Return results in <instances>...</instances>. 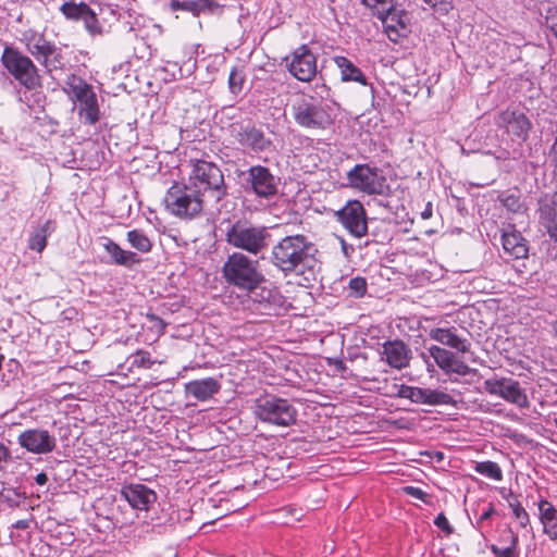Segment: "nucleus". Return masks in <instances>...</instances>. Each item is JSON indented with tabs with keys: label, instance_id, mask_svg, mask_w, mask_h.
Segmentation results:
<instances>
[{
	"label": "nucleus",
	"instance_id": "f257e3e1",
	"mask_svg": "<svg viewBox=\"0 0 557 557\" xmlns=\"http://www.w3.org/2000/svg\"><path fill=\"white\" fill-rule=\"evenodd\" d=\"M318 246L304 234L286 235L271 247L269 262L284 276L314 274L319 265Z\"/></svg>",
	"mask_w": 557,
	"mask_h": 557
},
{
	"label": "nucleus",
	"instance_id": "f03ea898",
	"mask_svg": "<svg viewBox=\"0 0 557 557\" xmlns=\"http://www.w3.org/2000/svg\"><path fill=\"white\" fill-rule=\"evenodd\" d=\"M295 123L310 131H326L335 122V109L329 101L312 95L302 94L290 104Z\"/></svg>",
	"mask_w": 557,
	"mask_h": 557
},
{
	"label": "nucleus",
	"instance_id": "7ed1b4c3",
	"mask_svg": "<svg viewBox=\"0 0 557 557\" xmlns=\"http://www.w3.org/2000/svg\"><path fill=\"white\" fill-rule=\"evenodd\" d=\"M222 275L228 285L245 292H252L264 282L258 260H252L240 251L227 256L222 267Z\"/></svg>",
	"mask_w": 557,
	"mask_h": 557
},
{
	"label": "nucleus",
	"instance_id": "20e7f679",
	"mask_svg": "<svg viewBox=\"0 0 557 557\" xmlns=\"http://www.w3.org/2000/svg\"><path fill=\"white\" fill-rule=\"evenodd\" d=\"M187 183L209 203H218L227 194L221 169L213 162L196 160Z\"/></svg>",
	"mask_w": 557,
	"mask_h": 557
},
{
	"label": "nucleus",
	"instance_id": "39448f33",
	"mask_svg": "<svg viewBox=\"0 0 557 557\" xmlns=\"http://www.w3.org/2000/svg\"><path fill=\"white\" fill-rule=\"evenodd\" d=\"M271 238L268 228L246 220L230 222L225 230V242L235 249L257 256L263 252Z\"/></svg>",
	"mask_w": 557,
	"mask_h": 557
},
{
	"label": "nucleus",
	"instance_id": "423d86ee",
	"mask_svg": "<svg viewBox=\"0 0 557 557\" xmlns=\"http://www.w3.org/2000/svg\"><path fill=\"white\" fill-rule=\"evenodd\" d=\"M165 210L182 220L198 218L209 203L188 183H174L166 191Z\"/></svg>",
	"mask_w": 557,
	"mask_h": 557
},
{
	"label": "nucleus",
	"instance_id": "0eeeda50",
	"mask_svg": "<svg viewBox=\"0 0 557 557\" xmlns=\"http://www.w3.org/2000/svg\"><path fill=\"white\" fill-rule=\"evenodd\" d=\"M63 91L78 104V116L84 124L95 125L100 120V109L94 87L84 78L71 74L66 77Z\"/></svg>",
	"mask_w": 557,
	"mask_h": 557
},
{
	"label": "nucleus",
	"instance_id": "6e6552de",
	"mask_svg": "<svg viewBox=\"0 0 557 557\" xmlns=\"http://www.w3.org/2000/svg\"><path fill=\"white\" fill-rule=\"evenodd\" d=\"M1 64L27 90L41 87V75L38 66L18 48L5 46L1 55Z\"/></svg>",
	"mask_w": 557,
	"mask_h": 557
},
{
	"label": "nucleus",
	"instance_id": "1a4fd4ad",
	"mask_svg": "<svg viewBox=\"0 0 557 557\" xmlns=\"http://www.w3.org/2000/svg\"><path fill=\"white\" fill-rule=\"evenodd\" d=\"M347 186L369 196L388 197L392 187L386 176L377 166L368 163H358L346 175Z\"/></svg>",
	"mask_w": 557,
	"mask_h": 557
},
{
	"label": "nucleus",
	"instance_id": "9d476101",
	"mask_svg": "<svg viewBox=\"0 0 557 557\" xmlns=\"http://www.w3.org/2000/svg\"><path fill=\"white\" fill-rule=\"evenodd\" d=\"M253 412L260 421L284 428L295 424L298 414L289 400L274 395L257 398Z\"/></svg>",
	"mask_w": 557,
	"mask_h": 557
},
{
	"label": "nucleus",
	"instance_id": "9b49d317",
	"mask_svg": "<svg viewBox=\"0 0 557 557\" xmlns=\"http://www.w3.org/2000/svg\"><path fill=\"white\" fill-rule=\"evenodd\" d=\"M240 176L244 178V189L258 198L270 200L278 193L280 177L264 165H252Z\"/></svg>",
	"mask_w": 557,
	"mask_h": 557
},
{
	"label": "nucleus",
	"instance_id": "f8f14e48",
	"mask_svg": "<svg viewBox=\"0 0 557 557\" xmlns=\"http://www.w3.org/2000/svg\"><path fill=\"white\" fill-rule=\"evenodd\" d=\"M484 389L521 409H528L530 401L520 383L511 377L488 379L484 381Z\"/></svg>",
	"mask_w": 557,
	"mask_h": 557
},
{
	"label": "nucleus",
	"instance_id": "ddd939ff",
	"mask_svg": "<svg viewBox=\"0 0 557 557\" xmlns=\"http://www.w3.org/2000/svg\"><path fill=\"white\" fill-rule=\"evenodd\" d=\"M285 61L290 75L300 82L309 83L317 75V55L306 44L297 47Z\"/></svg>",
	"mask_w": 557,
	"mask_h": 557
},
{
	"label": "nucleus",
	"instance_id": "4468645a",
	"mask_svg": "<svg viewBox=\"0 0 557 557\" xmlns=\"http://www.w3.org/2000/svg\"><path fill=\"white\" fill-rule=\"evenodd\" d=\"M230 131L236 143L255 152L265 151L272 144L264 132L258 128L251 121L233 123L230 126Z\"/></svg>",
	"mask_w": 557,
	"mask_h": 557
},
{
	"label": "nucleus",
	"instance_id": "2eb2a0df",
	"mask_svg": "<svg viewBox=\"0 0 557 557\" xmlns=\"http://www.w3.org/2000/svg\"><path fill=\"white\" fill-rule=\"evenodd\" d=\"M495 124L510 136L511 140L524 143L529 139L532 123L529 117L520 110L506 109L500 111Z\"/></svg>",
	"mask_w": 557,
	"mask_h": 557
},
{
	"label": "nucleus",
	"instance_id": "dca6fc26",
	"mask_svg": "<svg viewBox=\"0 0 557 557\" xmlns=\"http://www.w3.org/2000/svg\"><path fill=\"white\" fill-rule=\"evenodd\" d=\"M337 221L354 237L361 238L368 233L367 213L359 200H349L336 211Z\"/></svg>",
	"mask_w": 557,
	"mask_h": 557
},
{
	"label": "nucleus",
	"instance_id": "f3484780",
	"mask_svg": "<svg viewBox=\"0 0 557 557\" xmlns=\"http://www.w3.org/2000/svg\"><path fill=\"white\" fill-rule=\"evenodd\" d=\"M397 387L396 397L409 399L412 404L428 405V406H441L451 405L454 403L453 397L438 389L423 388L419 386H410L400 384Z\"/></svg>",
	"mask_w": 557,
	"mask_h": 557
},
{
	"label": "nucleus",
	"instance_id": "a211bd4d",
	"mask_svg": "<svg viewBox=\"0 0 557 557\" xmlns=\"http://www.w3.org/2000/svg\"><path fill=\"white\" fill-rule=\"evenodd\" d=\"M375 15L381 20L384 32L393 42H398L399 39L405 37L409 32L407 13L404 10H398L395 2H391V4L384 9H379Z\"/></svg>",
	"mask_w": 557,
	"mask_h": 557
},
{
	"label": "nucleus",
	"instance_id": "6ab92c4d",
	"mask_svg": "<svg viewBox=\"0 0 557 557\" xmlns=\"http://www.w3.org/2000/svg\"><path fill=\"white\" fill-rule=\"evenodd\" d=\"M17 443L22 448L37 455L49 454L57 445L55 437L41 429L25 430L18 435Z\"/></svg>",
	"mask_w": 557,
	"mask_h": 557
},
{
	"label": "nucleus",
	"instance_id": "aec40b11",
	"mask_svg": "<svg viewBox=\"0 0 557 557\" xmlns=\"http://www.w3.org/2000/svg\"><path fill=\"white\" fill-rule=\"evenodd\" d=\"M121 496L137 510H148L157 500V494L148 486L137 483L124 485L121 490Z\"/></svg>",
	"mask_w": 557,
	"mask_h": 557
},
{
	"label": "nucleus",
	"instance_id": "412c9836",
	"mask_svg": "<svg viewBox=\"0 0 557 557\" xmlns=\"http://www.w3.org/2000/svg\"><path fill=\"white\" fill-rule=\"evenodd\" d=\"M385 361L394 369L401 370L409 366L411 350L405 342L400 339L386 341L382 345V352Z\"/></svg>",
	"mask_w": 557,
	"mask_h": 557
},
{
	"label": "nucleus",
	"instance_id": "4be33fe9",
	"mask_svg": "<svg viewBox=\"0 0 557 557\" xmlns=\"http://www.w3.org/2000/svg\"><path fill=\"white\" fill-rule=\"evenodd\" d=\"M502 245L505 252L515 259L528 257L529 247L527 239L511 225H508V228L503 231Z\"/></svg>",
	"mask_w": 557,
	"mask_h": 557
},
{
	"label": "nucleus",
	"instance_id": "5701e85b",
	"mask_svg": "<svg viewBox=\"0 0 557 557\" xmlns=\"http://www.w3.org/2000/svg\"><path fill=\"white\" fill-rule=\"evenodd\" d=\"M101 245L110 257V263L132 268L141 261L136 252L124 250L109 237L101 238Z\"/></svg>",
	"mask_w": 557,
	"mask_h": 557
},
{
	"label": "nucleus",
	"instance_id": "b1692460",
	"mask_svg": "<svg viewBox=\"0 0 557 557\" xmlns=\"http://www.w3.org/2000/svg\"><path fill=\"white\" fill-rule=\"evenodd\" d=\"M170 8L172 11H186L194 16H199L200 14H213L222 5L216 0H171Z\"/></svg>",
	"mask_w": 557,
	"mask_h": 557
},
{
	"label": "nucleus",
	"instance_id": "393cba45",
	"mask_svg": "<svg viewBox=\"0 0 557 557\" xmlns=\"http://www.w3.org/2000/svg\"><path fill=\"white\" fill-rule=\"evenodd\" d=\"M429 336L431 339L460 352L469 351L470 343L466 338H460L456 334L455 327H435L430 331Z\"/></svg>",
	"mask_w": 557,
	"mask_h": 557
},
{
	"label": "nucleus",
	"instance_id": "a878e982",
	"mask_svg": "<svg viewBox=\"0 0 557 557\" xmlns=\"http://www.w3.org/2000/svg\"><path fill=\"white\" fill-rule=\"evenodd\" d=\"M186 393L194 396L197 400L206 401L216 394L221 384L213 377L190 381L185 385Z\"/></svg>",
	"mask_w": 557,
	"mask_h": 557
},
{
	"label": "nucleus",
	"instance_id": "bb28decb",
	"mask_svg": "<svg viewBox=\"0 0 557 557\" xmlns=\"http://www.w3.org/2000/svg\"><path fill=\"white\" fill-rule=\"evenodd\" d=\"M37 62L45 69L46 73L48 74H51L57 70H63L65 63L62 48L48 40L46 47L44 48L42 54H40Z\"/></svg>",
	"mask_w": 557,
	"mask_h": 557
},
{
	"label": "nucleus",
	"instance_id": "cd10ccee",
	"mask_svg": "<svg viewBox=\"0 0 557 557\" xmlns=\"http://www.w3.org/2000/svg\"><path fill=\"white\" fill-rule=\"evenodd\" d=\"M540 520L544 533L553 541L557 540V509L547 499L539 502Z\"/></svg>",
	"mask_w": 557,
	"mask_h": 557
},
{
	"label": "nucleus",
	"instance_id": "c85d7f7f",
	"mask_svg": "<svg viewBox=\"0 0 557 557\" xmlns=\"http://www.w3.org/2000/svg\"><path fill=\"white\" fill-rule=\"evenodd\" d=\"M334 63L341 70V77L343 82H355L362 86L368 85V79L362 71L355 65L349 59L344 55H335Z\"/></svg>",
	"mask_w": 557,
	"mask_h": 557
},
{
	"label": "nucleus",
	"instance_id": "c756f323",
	"mask_svg": "<svg viewBox=\"0 0 557 557\" xmlns=\"http://www.w3.org/2000/svg\"><path fill=\"white\" fill-rule=\"evenodd\" d=\"M55 223L52 220H47L39 225L30 235L28 240V248L30 250L41 252L47 246V238L54 232Z\"/></svg>",
	"mask_w": 557,
	"mask_h": 557
},
{
	"label": "nucleus",
	"instance_id": "7c9ffc66",
	"mask_svg": "<svg viewBox=\"0 0 557 557\" xmlns=\"http://www.w3.org/2000/svg\"><path fill=\"white\" fill-rule=\"evenodd\" d=\"M502 541L508 545L499 547L495 544L488 546L494 557H518V535L508 529L502 537Z\"/></svg>",
	"mask_w": 557,
	"mask_h": 557
},
{
	"label": "nucleus",
	"instance_id": "2f4dec72",
	"mask_svg": "<svg viewBox=\"0 0 557 557\" xmlns=\"http://www.w3.org/2000/svg\"><path fill=\"white\" fill-rule=\"evenodd\" d=\"M90 9L86 2L66 1L60 7V12L66 20L78 22Z\"/></svg>",
	"mask_w": 557,
	"mask_h": 557
},
{
	"label": "nucleus",
	"instance_id": "473e14b6",
	"mask_svg": "<svg viewBox=\"0 0 557 557\" xmlns=\"http://www.w3.org/2000/svg\"><path fill=\"white\" fill-rule=\"evenodd\" d=\"M129 245L139 252L147 253L152 249V242L141 230H132L126 235Z\"/></svg>",
	"mask_w": 557,
	"mask_h": 557
},
{
	"label": "nucleus",
	"instance_id": "72a5a7b5",
	"mask_svg": "<svg viewBox=\"0 0 557 557\" xmlns=\"http://www.w3.org/2000/svg\"><path fill=\"white\" fill-rule=\"evenodd\" d=\"M429 355L434 359L436 364L446 373L451 367L455 354L450 350L433 345L429 348Z\"/></svg>",
	"mask_w": 557,
	"mask_h": 557
},
{
	"label": "nucleus",
	"instance_id": "f704fd0d",
	"mask_svg": "<svg viewBox=\"0 0 557 557\" xmlns=\"http://www.w3.org/2000/svg\"><path fill=\"white\" fill-rule=\"evenodd\" d=\"M539 214L542 224H547L557 221V206L549 198V195H545L539 200Z\"/></svg>",
	"mask_w": 557,
	"mask_h": 557
},
{
	"label": "nucleus",
	"instance_id": "c9c22d12",
	"mask_svg": "<svg viewBox=\"0 0 557 557\" xmlns=\"http://www.w3.org/2000/svg\"><path fill=\"white\" fill-rule=\"evenodd\" d=\"M505 498L507 499L508 505L512 510L513 517L519 521V523L522 528H525L530 522V517H529V513L525 511V509L522 507L517 495H515L510 491Z\"/></svg>",
	"mask_w": 557,
	"mask_h": 557
},
{
	"label": "nucleus",
	"instance_id": "e433bc0d",
	"mask_svg": "<svg viewBox=\"0 0 557 557\" xmlns=\"http://www.w3.org/2000/svg\"><path fill=\"white\" fill-rule=\"evenodd\" d=\"M474 470L476 473H479L485 478H488V479H492L495 481L503 480V471H502L500 467L498 466V463H496L494 461L487 460V461L476 462L474 466Z\"/></svg>",
	"mask_w": 557,
	"mask_h": 557
},
{
	"label": "nucleus",
	"instance_id": "4c0bfd02",
	"mask_svg": "<svg viewBox=\"0 0 557 557\" xmlns=\"http://www.w3.org/2000/svg\"><path fill=\"white\" fill-rule=\"evenodd\" d=\"M81 21L90 36L95 37L103 34V26L94 9L90 8Z\"/></svg>",
	"mask_w": 557,
	"mask_h": 557
},
{
	"label": "nucleus",
	"instance_id": "58836bf2",
	"mask_svg": "<svg viewBox=\"0 0 557 557\" xmlns=\"http://www.w3.org/2000/svg\"><path fill=\"white\" fill-rule=\"evenodd\" d=\"M544 26L546 28V36L549 42L553 39L557 44V7H549L544 15Z\"/></svg>",
	"mask_w": 557,
	"mask_h": 557
},
{
	"label": "nucleus",
	"instance_id": "ea45409f",
	"mask_svg": "<svg viewBox=\"0 0 557 557\" xmlns=\"http://www.w3.org/2000/svg\"><path fill=\"white\" fill-rule=\"evenodd\" d=\"M245 81L246 75L244 71L238 66H233L228 75L230 91L235 96L239 95L244 88Z\"/></svg>",
	"mask_w": 557,
	"mask_h": 557
},
{
	"label": "nucleus",
	"instance_id": "a19ab883",
	"mask_svg": "<svg viewBox=\"0 0 557 557\" xmlns=\"http://www.w3.org/2000/svg\"><path fill=\"white\" fill-rule=\"evenodd\" d=\"M127 363L132 370L133 368L150 369L154 362L148 351L137 350L127 358Z\"/></svg>",
	"mask_w": 557,
	"mask_h": 557
},
{
	"label": "nucleus",
	"instance_id": "79ce46f5",
	"mask_svg": "<svg viewBox=\"0 0 557 557\" xmlns=\"http://www.w3.org/2000/svg\"><path fill=\"white\" fill-rule=\"evenodd\" d=\"M349 295L356 298H361L366 295L368 285L364 277L356 276L349 281L348 284Z\"/></svg>",
	"mask_w": 557,
	"mask_h": 557
},
{
	"label": "nucleus",
	"instance_id": "37998d69",
	"mask_svg": "<svg viewBox=\"0 0 557 557\" xmlns=\"http://www.w3.org/2000/svg\"><path fill=\"white\" fill-rule=\"evenodd\" d=\"M475 372H476L475 369L470 368L463 361L455 358L451 363V367L448 369L446 374L455 373L458 375H468V374H474Z\"/></svg>",
	"mask_w": 557,
	"mask_h": 557
},
{
	"label": "nucleus",
	"instance_id": "c03bdc74",
	"mask_svg": "<svg viewBox=\"0 0 557 557\" xmlns=\"http://www.w3.org/2000/svg\"><path fill=\"white\" fill-rule=\"evenodd\" d=\"M199 48H200V45H198V44L197 45H191V46L185 48L184 55L187 59L183 60V64L184 65H188L189 63H191L189 67L193 69V70L196 69L197 55L199 54Z\"/></svg>",
	"mask_w": 557,
	"mask_h": 557
},
{
	"label": "nucleus",
	"instance_id": "a18cd8bd",
	"mask_svg": "<svg viewBox=\"0 0 557 557\" xmlns=\"http://www.w3.org/2000/svg\"><path fill=\"white\" fill-rule=\"evenodd\" d=\"M404 492L407 495L423 502L424 504H430L431 496L428 493H425L424 491H422L421 488H419V487H416V486H405L404 487Z\"/></svg>",
	"mask_w": 557,
	"mask_h": 557
},
{
	"label": "nucleus",
	"instance_id": "49530a36",
	"mask_svg": "<svg viewBox=\"0 0 557 557\" xmlns=\"http://www.w3.org/2000/svg\"><path fill=\"white\" fill-rule=\"evenodd\" d=\"M434 524L441 529L443 532H445L447 535H450L454 533V528L449 524L446 516L441 512L437 515V517L434 520Z\"/></svg>",
	"mask_w": 557,
	"mask_h": 557
},
{
	"label": "nucleus",
	"instance_id": "de8ad7c7",
	"mask_svg": "<svg viewBox=\"0 0 557 557\" xmlns=\"http://www.w3.org/2000/svg\"><path fill=\"white\" fill-rule=\"evenodd\" d=\"M11 451L9 447L3 443L0 442V471H3L7 467V465L11 461Z\"/></svg>",
	"mask_w": 557,
	"mask_h": 557
},
{
	"label": "nucleus",
	"instance_id": "09e8293b",
	"mask_svg": "<svg viewBox=\"0 0 557 557\" xmlns=\"http://www.w3.org/2000/svg\"><path fill=\"white\" fill-rule=\"evenodd\" d=\"M394 2V0H361V3L369 9H375L376 12L379 9H384Z\"/></svg>",
	"mask_w": 557,
	"mask_h": 557
},
{
	"label": "nucleus",
	"instance_id": "8fccbe9b",
	"mask_svg": "<svg viewBox=\"0 0 557 557\" xmlns=\"http://www.w3.org/2000/svg\"><path fill=\"white\" fill-rule=\"evenodd\" d=\"M147 319L153 324L160 333H163L166 327V322L154 313H147Z\"/></svg>",
	"mask_w": 557,
	"mask_h": 557
},
{
	"label": "nucleus",
	"instance_id": "3c124183",
	"mask_svg": "<svg viewBox=\"0 0 557 557\" xmlns=\"http://www.w3.org/2000/svg\"><path fill=\"white\" fill-rule=\"evenodd\" d=\"M495 513H496L495 506L492 503H490L488 507L480 516L476 524L480 527L484 521L488 520Z\"/></svg>",
	"mask_w": 557,
	"mask_h": 557
},
{
	"label": "nucleus",
	"instance_id": "603ef678",
	"mask_svg": "<svg viewBox=\"0 0 557 557\" xmlns=\"http://www.w3.org/2000/svg\"><path fill=\"white\" fill-rule=\"evenodd\" d=\"M39 33L35 29H27L25 32L22 33V37H21V42L26 47L28 46L32 40L37 37Z\"/></svg>",
	"mask_w": 557,
	"mask_h": 557
},
{
	"label": "nucleus",
	"instance_id": "864d4df0",
	"mask_svg": "<svg viewBox=\"0 0 557 557\" xmlns=\"http://www.w3.org/2000/svg\"><path fill=\"white\" fill-rule=\"evenodd\" d=\"M544 226L546 228V232H547L550 240H553L555 243V245L557 246V221L544 224Z\"/></svg>",
	"mask_w": 557,
	"mask_h": 557
},
{
	"label": "nucleus",
	"instance_id": "5fc2aeb1",
	"mask_svg": "<svg viewBox=\"0 0 557 557\" xmlns=\"http://www.w3.org/2000/svg\"><path fill=\"white\" fill-rule=\"evenodd\" d=\"M422 455L429 456L432 460L437 463H441L445 459V455L443 451L434 450V451H425Z\"/></svg>",
	"mask_w": 557,
	"mask_h": 557
},
{
	"label": "nucleus",
	"instance_id": "6e6d98bb",
	"mask_svg": "<svg viewBox=\"0 0 557 557\" xmlns=\"http://www.w3.org/2000/svg\"><path fill=\"white\" fill-rule=\"evenodd\" d=\"M45 40H46L45 35H44L42 33H39V34L37 35V37H35V38L32 40V42H30L28 46H26V47H25V48H26V50H27V52H30L32 50H34V47H36L37 45H40V44H41V42H44Z\"/></svg>",
	"mask_w": 557,
	"mask_h": 557
},
{
	"label": "nucleus",
	"instance_id": "4d7b16f0",
	"mask_svg": "<svg viewBox=\"0 0 557 557\" xmlns=\"http://www.w3.org/2000/svg\"><path fill=\"white\" fill-rule=\"evenodd\" d=\"M48 40L46 39L44 42H41L40 45H37L36 47H34V50H32L30 52H28L30 55L34 57V59L36 61H38L40 54H42V51H44V48L46 47Z\"/></svg>",
	"mask_w": 557,
	"mask_h": 557
},
{
	"label": "nucleus",
	"instance_id": "13d9d810",
	"mask_svg": "<svg viewBox=\"0 0 557 557\" xmlns=\"http://www.w3.org/2000/svg\"><path fill=\"white\" fill-rule=\"evenodd\" d=\"M30 522H32V520H30V519L17 520V521L13 524V528H15V529H17V530H26V529H28V528H29Z\"/></svg>",
	"mask_w": 557,
	"mask_h": 557
},
{
	"label": "nucleus",
	"instance_id": "bf43d9fd",
	"mask_svg": "<svg viewBox=\"0 0 557 557\" xmlns=\"http://www.w3.org/2000/svg\"><path fill=\"white\" fill-rule=\"evenodd\" d=\"M432 214H433L432 203H431V202H428V203L425 205L424 210L421 212V218H422L423 220H428V219H430V218L432 216Z\"/></svg>",
	"mask_w": 557,
	"mask_h": 557
},
{
	"label": "nucleus",
	"instance_id": "052dcab7",
	"mask_svg": "<svg viewBox=\"0 0 557 557\" xmlns=\"http://www.w3.org/2000/svg\"><path fill=\"white\" fill-rule=\"evenodd\" d=\"M518 201H519L518 197L511 195L504 199V205L506 207L513 208L515 206L518 205Z\"/></svg>",
	"mask_w": 557,
	"mask_h": 557
},
{
	"label": "nucleus",
	"instance_id": "680f3d73",
	"mask_svg": "<svg viewBox=\"0 0 557 557\" xmlns=\"http://www.w3.org/2000/svg\"><path fill=\"white\" fill-rule=\"evenodd\" d=\"M35 482L38 485H45L48 482V475L45 472H40L35 476Z\"/></svg>",
	"mask_w": 557,
	"mask_h": 557
},
{
	"label": "nucleus",
	"instance_id": "e2e57ef3",
	"mask_svg": "<svg viewBox=\"0 0 557 557\" xmlns=\"http://www.w3.org/2000/svg\"><path fill=\"white\" fill-rule=\"evenodd\" d=\"M423 1L431 7H436L438 3L445 2V0H423Z\"/></svg>",
	"mask_w": 557,
	"mask_h": 557
},
{
	"label": "nucleus",
	"instance_id": "0e129e2a",
	"mask_svg": "<svg viewBox=\"0 0 557 557\" xmlns=\"http://www.w3.org/2000/svg\"><path fill=\"white\" fill-rule=\"evenodd\" d=\"M336 366H337V369L341 370V371L346 370V366H345V363L342 360H337L336 361Z\"/></svg>",
	"mask_w": 557,
	"mask_h": 557
},
{
	"label": "nucleus",
	"instance_id": "69168bd1",
	"mask_svg": "<svg viewBox=\"0 0 557 557\" xmlns=\"http://www.w3.org/2000/svg\"><path fill=\"white\" fill-rule=\"evenodd\" d=\"M553 333L554 336L557 337V320L553 323Z\"/></svg>",
	"mask_w": 557,
	"mask_h": 557
},
{
	"label": "nucleus",
	"instance_id": "338daca9",
	"mask_svg": "<svg viewBox=\"0 0 557 557\" xmlns=\"http://www.w3.org/2000/svg\"><path fill=\"white\" fill-rule=\"evenodd\" d=\"M549 198L554 201V203L557 206V190L552 195L549 196Z\"/></svg>",
	"mask_w": 557,
	"mask_h": 557
},
{
	"label": "nucleus",
	"instance_id": "774afa93",
	"mask_svg": "<svg viewBox=\"0 0 557 557\" xmlns=\"http://www.w3.org/2000/svg\"><path fill=\"white\" fill-rule=\"evenodd\" d=\"M554 424L557 428V417L554 419Z\"/></svg>",
	"mask_w": 557,
	"mask_h": 557
}]
</instances>
